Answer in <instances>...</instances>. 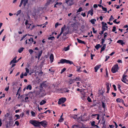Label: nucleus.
<instances>
[{
  "label": "nucleus",
  "mask_w": 128,
  "mask_h": 128,
  "mask_svg": "<svg viewBox=\"0 0 128 128\" xmlns=\"http://www.w3.org/2000/svg\"><path fill=\"white\" fill-rule=\"evenodd\" d=\"M58 64H63L64 63H66L67 64H73V62L72 61H70L69 60H67L65 59H61L60 60V62H58Z\"/></svg>",
  "instance_id": "f257e3e1"
},
{
  "label": "nucleus",
  "mask_w": 128,
  "mask_h": 128,
  "mask_svg": "<svg viewBox=\"0 0 128 128\" xmlns=\"http://www.w3.org/2000/svg\"><path fill=\"white\" fill-rule=\"evenodd\" d=\"M29 122L36 127H40V122L34 120H30Z\"/></svg>",
  "instance_id": "f03ea898"
},
{
  "label": "nucleus",
  "mask_w": 128,
  "mask_h": 128,
  "mask_svg": "<svg viewBox=\"0 0 128 128\" xmlns=\"http://www.w3.org/2000/svg\"><path fill=\"white\" fill-rule=\"evenodd\" d=\"M118 65L116 64L114 65L112 69V71L113 73H115L118 71Z\"/></svg>",
  "instance_id": "7ed1b4c3"
},
{
  "label": "nucleus",
  "mask_w": 128,
  "mask_h": 128,
  "mask_svg": "<svg viewBox=\"0 0 128 128\" xmlns=\"http://www.w3.org/2000/svg\"><path fill=\"white\" fill-rule=\"evenodd\" d=\"M66 99L64 98H60L58 100V104H62L65 102L66 101Z\"/></svg>",
  "instance_id": "20e7f679"
},
{
  "label": "nucleus",
  "mask_w": 128,
  "mask_h": 128,
  "mask_svg": "<svg viewBox=\"0 0 128 128\" xmlns=\"http://www.w3.org/2000/svg\"><path fill=\"white\" fill-rule=\"evenodd\" d=\"M41 124L44 127H46V122L45 121H43L40 122V124Z\"/></svg>",
  "instance_id": "39448f33"
},
{
  "label": "nucleus",
  "mask_w": 128,
  "mask_h": 128,
  "mask_svg": "<svg viewBox=\"0 0 128 128\" xmlns=\"http://www.w3.org/2000/svg\"><path fill=\"white\" fill-rule=\"evenodd\" d=\"M16 56L10 62V64H11L12 63H16L18 61H17V60H16Z\"/></svg>",
  "instance_id": "423d86ee"
},
{
  "label": "nucleus",
  "mask_w": 128,
  "mask_h": 128,
  "mask_svg": "<svg viewBox=\"0 0 128 128\" xmlns=\"http://www.w3.org/2000/svg\"><path fill=\"white\" fill-rule=\"evenodd\" d=\"M127 76L126 75L123 74L122 76V81L124 83H126V82L127 81L126 77Z\"/></svg>",
  "instance_id": "0eeeda50"
},
{
  "label": "nucleus",
  "mask_w": 128,
  "mask_h": 128,
  "mask_svg": "<svg viewBox=\"0 0 128 128\" xmlns=\"http://www.w3.org/2000/svg\"><path fill=\"white\" fill-rule=\"evenodd\" d=\"M28 0H21L22 1L23 4L25 8L26 5V4L28 3Z\"/></svg>",
  "instance_id": "6e6552de"
},
{
  "label": "nucleus",
  "mask_w": 128,
  "mask_h": 128,
  "mask_svg": "<svg viewBox=\"0 0 128 128\" xmlns=\"http://www.w3.org/2000/svg\"><path fill=\"white\" fill-rule=\"evenodd\" d=\"M28 21L27 20H26L25 24L26 25V28H30V26L31 25V24H28Z\"/></svg>",
  "instance_id": "1a4fd4ad"
},
{
  "label": "nucleus",
  "mask_w": 128,
  "mask_h": 128,
  "mask_svg": "<svg viewBox=\"0 0 128 128\" xmlns=\"http://www.w3.org/2000/svg\"><path fill=\"white\" fill-rule=\"evenodd\" d=\"M50 63L52 62L54 60V56L53 54H52L50 56Z\"/></svg>",
  "instance_id": "9d476101"
},
{
  "label": "nucleus",
  "mask_w": 128,
  "mask_h": 128,
  "mask_svg": "<svg viewBox=\"0 0 128 128\" xmlns=\"http://www.w3.org/2000/svg\"><path fill=\"white\" fill-rule=\"evenodd\" d=\"M101 65H98L96 66H95L94 68L95 69V72H97L98 70V69L100 67Z\"/></svg>",
  "instance_id": "9b49d317"
},
{
  "label": "nucleus",
  "mask_w": 128,
  "mask_h": 128,
  "mask_svg": "<svg viewBox=\"0 0 128 128\" xmlns=\"http://www.w3.org/2000/svg\"><path fill=\"white\" fill-rule=\"evenodd\" d=\"M72 0H66V2L68 5L70 6L72 4Z\"/></svg>",
  "instance_id": "f8f14e48"
},
{
  "label": "nucleus",
  "mask_w": 128,
  "mask_h": 128,
  "mask_svg": "<svg viewBox=\"0 0 128 128\" xmlns=\"http://www.w3.org/2000/svg\"><path fill=\"white\" fill-rule=\"evenodd\" d=\"M106 89L107 90L106 92L107 93H108L110 89L109 83H107L106 84Z\"/></svg>",
  "instance_id": "ddd939ff"
},
{
  "label": "nucleus",
  "mask_w": 128,
  "mask_h": 128,
  "mask_svg": "<svg viewBox=\"0 0 128 128\" xmlns=\"http://www.w3.org/2000/svg\"><path fill=\"white\" fill-rule=\"evenodd\" d=\"M42 52V50H41L39 52L38 55L37 56V58H38V60H39L40 58V56H41V55Z\"/></svg>",
  "instance_id": "4468645a"
},
{
  "label": "nucleus",
  "mask_w": 128,
  "mask_h": 128,
  "mask_svg": "<svg viewBox=\"0 0 128 128\" xmlns=\"http://www.w3.org/2000/svg\"><path fill=\"white\" fill-rule=\"evenodd\" d=\"M106 44H104L103 46L102 47L100 52L101 53L106 48Z\"/></svg>",
  "instance_id": "2eb2a0df"
},
{
  "label": "nucleus",
  "mask_w": 128,
  "mask_h": 128,
  "mask_svg": "<svg viewBox=\"0 0 128 128\" xmlns=\"http://www.w3.org/2000/svg\"><path fill=\"white\" fill-rule=\"evenodd\" d=\"M117 42L118 43L120 44L121 45H123L124 44V41L122 40H118Z\"/></svg>",
  "instance_id": "dca6fc26"
},
{
  "label": "nucleus",
  "mask_w": 128,
  "mask_h": 128,
  "mask_svg": "<svg viewBox=\"0 0 128 128\" xmlns=\"http://www.w3.org/2000/svg\"><path fill=\"white\" fill-rule=\"evenodd\" d=\"M77 40L78 42L79 43L84 44H86L85 42L82 41L78 38H77Z\"/></svg>",
  "instance_id": "f3484780"
},
{
  "label": "nucleus",
  "mask_w": 128,
  "mask_h": 128,
  "mask_svg": "<svg viewBox=\"0 0 128 128\" xmlns=\"http://www.w3.org/2000/svg\"><path fill=\"white\" fill-rule=\"evenodd\" d=\"M102 45H101L100 44H98L96 45L95 46V48L97 50H98L99 48L101 47Z\"/></svg>",
  "instance_id": "a211bd4d"
},
{
  "label": "nucleus",
  "mask_w": 128,
  "mask_h": 128,
  "mask_svg": "<svg viewBox=\"0 0 128 128\" xmlns=\"http://www.w3.org/2000/svg\"><path fill=\"white\" fill-rule=\"evenodd\" d=\"M46 84L45 83V82H43L40 84V86L41 88H42L43 87L46 86Z\"/></svg>",
  "instance_id": "6ab92c4d"
},
{
  "label": "nucleus",
  "mask_w": 128,
  "mask_h": 128,
  "mask_svg": "<svg viewBox=\"0 0 128 128\" xmlns=\"http://www.w3.org/2000/svg\"><path fill=\"white\" fill-rule=\"evenodd\" d=\"M74 80L72 79H70L68 82L70 84H71L74 82Z\"/></svg>",
  "instance_id": "aec40b11"
},
{
  "label": "nucleus",
  "mask_w": 128,
  "mask_h": 128,
  "mask_svg": "<svg viewBox=\"0 0 128 128\" xmlns=\"http://www.w3.org/2000/svg\"><path fill=\"white\" fill-rule=\"evenodd\" d=\"M93 10L92 9L90 10L88 12V14H90V15L91 16H92L93 14Z\"/></svg>",
  "instance_id": "412c9836"
},
{
  "label": "nucleus",
  "mask_w": 128,
  "mask_h": 128,
  "mask_svg": "<svg viewBox=\"0 0 128 128\" xmlns=\"http://www.w3.org/2000/svg\"><path fill=\"white\" fill-rule=\"evenodd\" d=\"M46 103V101L44 100H43L42 101L40 102V105H42L44 104H45Z\"/></svg>",
  "instance_id": "4be33fe9"
},
{
  "label": "nucleus",
  "mask_w": 128,
  "mask_h": 128,
  "mask_svg": "<svg viewBox=\"0 0 128 128\" xmlns=\"http://www.w3.org/2000/svg\"><path fill=\"white\" fill-rule=\"evenodd\" d=\"M32 86L30 84H29L26 87V89L28 90L29 89L30 90L32 89Z\"/></svg>",
  "instance_id": "5701e85b"
},
{
  "label": "nucleus",
  "mask_w": 128,
  "mask_h": 128,
  "mask_svg": "<svg viewBox=\"0 0 128 128\" xmlns=\"http://www.w3.org/2000/svg\"><path fill=\"white\" fill-rule=\"evenodd\" d=\"M96 21L95 19H92L90 20V22L92 24H95V22Z\"/></svg>",
  "instance_id": "b1692460"
},
{
  "label": "nucleus",
  "mask_w": 128,
  "mask_h": 128,
  "mask_svg": "<svg viewBox=\"0 0 128 128\" xmlns=\"http://www.w3.org/2000/svg\"><path fill=\"white\" fill-rule=\"evenodd\" d=\"M13 122L11 120L9 121L8 124L9 126H11L12 125Z\"/></svg>",
  "instance_id": "393cba45"
},
{
  "label": "nucleus",
  "mask_w": 128,
  "mask_h": 128,
  "mask_svg": "<svg viewBox=\"0 0 128 128\" xmlns=\"http://www.w3.org/2000/svg\"><path fill=\"white\" fill-rule=\"evenodd\" d=\"M77 69L76 70V71L78 72H82V70H80V69L81 68V67H79L78 68V66H77Z\"/></svg>",
  "instance_id": "a878e982"
},
{
  "label": "nucleus",
  "mask_w": 128,
  "mask_h": 128,
  "mask_svg": "<svg viewBox=\"0 0 128 128\" xmlns=\"http://www.w3.org/2000/svg\"><path fill=\"white\" fill-rule=\"evenodd\" d=\"M74 80L76 81H80L81 79L79 77H76Z\"/></svg>",
  "instance_id": "bb28decb"
},
{
  "label": "nucleus",
  "mask_w": 128,
  "mask_h": 128,
  "mask_svg": "<svg viewBox=\"0 0 128 128\" xmlns=\"http://www.w3.org/2000/svg\"><path fill=\"white\" fill-rule=\"evenodd\" d=\"M24 48H21L18 50V52L19 53H21L23 50Z\"/></svg>",
  "instance_id": "cd10ccee"
},
{
  "label": "nucleus",
  "mask_w": 128,
  "mask_h": 128,
  "mask_svg": "<svg viewBox=\"0 0 128 128\" xmlns=\"http://www.w3.org/2000/svg\"><path fill=\"white\" fill-rule=\"evenodd\" d=\"M102 26L105 27L107 25L106 23H105L104 22H102Z\"/></svg>",
  "instance_id": "c85d7f7f"
},
{
  "label": "nucleus",
  "mask_w": 128,
  "mask_h": 128,
  "mask_svg": "<svg viewBox=\"0 0 128 128\" xmlns=\"http://www.w3.org/2000/svg\"><path fill=\"white\" fill-rule=\"evenodd\" d=\"M66 26L65 25H64V26L61 28V32L62 33H63V32L64 30V29L65 28H66Z\"/></svg>",
  "instance_id": "c756f323"
},
{
  "label": "nucleus",
  "mask_w": 128,
  "mask_h": 128,
  "mask_svg": "<svg viewBox=\"0 0 128 128\" xmlns=\"http://www.w3.org/2000/svg\"><path fill=\"white\" fill-rule=\"evenodd\" d=\"M55 39V38L54 36H52L48 38V40H54Z\"/></svg>",
  "instance_id": "7c9ffc66"
},
{
  "label": "nucleus",
  "mask_w": 128,
  "mask_h": 128,
  "mask_svg": "<svg viewBox=\"0 0 128 128\" xmlns=\"http://www.w3.org/2000/svg\"><path fill=\"white\" fill-rule=\"evenodd\" d=\"M106 121H104L103 122H102V124L103 127L106 128V124L105 123Z\"/></svg>",
  "instance_id": "2f4dec72"
},
{
  "label": "nucleus",
  "mask_w": 128,
  "mask_h": 128,
  "mask_svg": "<svg viewBox=\"0 0 128 128\" xmlns=\"http://www.w3.org/2000/svg\"><path fill=\"white\" fill-rule=\"evenodd\" d=\"M82 8L80 7L78 10L77 11V13L79 12H80L81 11H82L83 10L82 9Z\"/></svg>",
  "instance_id": "473e14b6"
},
{
  "label": "nucleus",
  "mask_w": 128,
  "mask_h": 128,
  "mask_svg": "<svg viewBox=\"0 0 128 128\" xmlns=\"http://www.w3.org/2000/svg\"><path fill=\"white\" fill-rule=\"evenodd\" d=\"M102 9L106 13L107 12V8H104L103 6L102 7Z\"/></svg>",
  "instance_id": "72a5a7b5"
},
{
  "label": "nucleus",
  "mask_w": 128,
  "mask_h": 128,
  "mask_svg": "<svg viewBox=\"0 0 128 128\" xmlns=\"http://www.w3.org/2000/svg\"><path fill=\"white\" fill-rule=\"evenodd\" d=\"M70 49L69 46H68L66 48H64V50L66 51H67L68 50Z\"/></svg>",
  "instance_id": "f704fd0d"
},
{
  "label": "nucleus",
  "mask_w": 128,
  "mask_h": 128,
  "mask_svg": "<svg viewBox=\"0 0 128 128\" xmlns=\"http://www.w3.org/2000/svg\"><path fill=\"white\" fill-rule=\"evenodd\" d=\"M21 10H18L17 12V14H16L17 16H18L21 13Z\"/></svg>",
  "instance_id": "c9c22d12"
},
{
  "label": "nucleus",
  "mask_w": 128,
  "mask_h": 128,
  "mask_svg": "<svg viewBox=\"0 0 128 128\" xmlns=\"http://www.w3.org/2000/svg\"><path fill=\"white\" fill-rule=\"evenodd\" d=\"M29 52L30 54H32L33 52L34 51L32 49H30L29 50Z\"/></svg>",
  "instance_id": "e433bc0d"
},
{
  "label": "nucleus",
  "mask_w": 128,
  "mask_h": 128,
  "mask_svg": "<svg viewBox=\"0 0 128 128\" xmlns=\"http://www.w3.org/2000/svg\"><path fill=\"white\" fill-rule=\"evenodd\" d=\"M102 106L104 108H105V105L104 103L103 102H102Z\"/></svg>",
  "instance_id": "4c0bfd02"
},
{
  "label": "nucleus",
  "mask_w": 128,
  "mask_h": 128,
  "mask_svg": "<svg viewBox=\"0 0 128 128\" xmlns=\"http://www.w3.org/2000/svg\"><path fill=\"white\" fill-rule=\"evenodd\" d=\"M27 34H26L25 35L23 36L21 38V39L20 40V41H21L24 38L27 36Z\"/></svg>",
  "instance_id": "58836bf2"
},
{
  "label": "nucleus",
  "mask_w": 128,
  "mask_h": 128,
  "mask_svg": "<svg viewBox=\"0 0 128 128\" xmlns=\"http://www.w3.org/2000/svg\"><path fill=\"white\" fill-rule=\"evenodd\" d=\"M31 113L32 114V115L33 116H35V113L33 111H32L31 112Z\"/></svg>",
  "instance_id": "ea45409f"
},
{
  "label": "nucleus",
  "mask_w": 128,
  "mask_h": 128,
  "mask_svg": "<svg viewBox=\"0 0 128 128\" xmlns=\"http://www.w3.org/2000/svg\"><path fill=\"white\" fill-rule=\"evenodd\" d=\"M114 18H113V16H112V15L111 16L110 18L109 19V21H112V20H114Z\"/></svg>",
  "instance_id": "a19ab883"
},
{
  "label": "nucleus",
  "mask_w": 128,
  "mask_h": 128,
  "mask_svg": "<svg viewBox=\"0 0 128 128\" xmlns=\"http://www.w3.org/2000/svg\"><path fill=\"white\" fill-rule=\"evenodd\" d=\"M62 3L61 2H57L56 3V4H57V5H58V6H60L61 4H62Z\"/></svg>",
  "instance_id": "79ce46f5"
},
{
  "label": "nucleus",
  "mask_w": 128,
  "mask_h": 128,
  "mask_svg": "<svg viewBox=\"0 0 128 128\" xmlns=\"http://www.w3.org/2000/svg\"><path fill=\"white\" fill-rule=\"evenodd\" d=\"M66 70V68H64L60 72L61 74H62L63 72L64 71H65Z\"/></svg>",
  "instance_id": "37998d69"
},
{
  "label": "nucleus",
  "mask_w": 128,
  "mask_h": 128,
  "mask_svg": "<svg viewBox=\"0 0 128 128\" xmlns=\"http://www.w3.org/2000/svg\"><path fill=\"white\" fill-rule=\"evenodd\" d=\"M47 112H48L49 113H50V110H46V111L45 112H44L43 113H41V114H43V113H45V114H46L47 113Z\"/></svg>",
  "instance_id": "c03bdc74"
},
{
  "label": "nucleus",
  "mask_w": 128,
  "mask_h": 128,
  "mask_svg": "<svg viewBox=\"0 0 128 128\" xmlns=\"http://www.w3.org/2000/svg\"><path fill=\"white\" fill-rule=\"evenodd\" d=\"M15 116L16 117V120L19 119L20 118L18 114H16L15 115Z\"/></svg>",
  "instance_id": "a18cd8bd"
},
{
  "label": "nucleus",
  "mask_w": 128,
  "mask_h": 128,
  "mask_svg": "<svg viewBox=\"0 0 128 128\" xmlns=\"http://www.w3.org/2000/svg\"><path fill=\"white\" fill-rule=\"evenodd\" d=\"M122 99L118 98L116 99V101L117 102H120Z\"/></svg>",
  "instance_id": "49530a36"
},
{
  "label": "nucleus",
  "mask_w": 128,
  "mask_h": 128,
  "mask_svg": "<svg viewBox=\"0 0 128 128\" xmlns=\"http://www.w3.org/2000/svg\"><path fill=\"white\" fill-rule=\"evenodd\" d=\"M64 120V119L62 118H60V119L58 120V121L60 122H62Z\"/></svg>",
  "instance_id": "de8ad7c7"
},
{
  "label": "nucleus",
  "mask_w": 128,
  "mask_h": 128,
  "mask_svg": "<svg viewBox=\"0 0 128 128\" xmlns=\"http://www.w3.org/2000/svg\"><path fill=\"white\" fill-rule=\"evenodd\" d=\"M26 72L27 73H28L29 72V70L28 68H25Z\"/></svg>",
  "instance_id": "09e8293b"
},
{
  "label": "nucleus",
  "mask_w": 128,
  "mask_h": 128,
  "mask_svg": "<svg viewBox=\"0 0 128 128\" xmlns=\"http://www.w3.org/2000/svg\"><path fill=\"white\" fill-rule=\"evenodd\" d=\"M92 29L93 30V32L94 34H96V33L97 32V30H95L94 28V27H93L92 28Z\"/></svg>",
  "instance_id": "8fccbe9b"
},
{
  "label": "nucleus",
  "mask_w": 128,
  "mask_h": 128,
  "mask_svg": "<svg viewBox=\"0 0 128 128\" xmlns=\"http://www.w3.org/2000/svg\"><path fill=\"white\" fill-rule=\"evenodd\" d=\"M87 100L89 102H92L91 98L89 96L88 97Z\"/></svg>",
  "instance_id": "3c124183"
},
{
  "label": "nucleus",
  "mask_w": 128,
  "mask_h": 128,
  "mask_svg": "<svg viewBox=\"0 0 128 128\" xmlns=\"http://www.w3.org/2000/svg\"><path fill=\"white\" fill-rule=\"evenodd\" d=\"M86 97L84 95H83L82 96V98L83 100H84L86 99Z\"/></svg>",
  "instance_id": "603ef678"
},
{
  "label": "nucleus",
  "mask_w": 128,
  "mask_h": 128,
  "mask_svg": "<svg viewBox=\"0 0 128 128\" xmlns=\"http://www.w3.org/2000/svg\"><path fill=\"white\" fill-rule=\"evenodd\" d=\"M116 28L115 26H114L113 27V29L112 30V31L113 32H114L116 30Z\"/></svg>",
  "instance_id": "864d4df0"
},
{
  "label": "nucleus",
  "mask_w": 128,
  "mask_h": 128,
  "mask_svg": "<svg viewBox=\"0 0 128 128\" xmlns=\"http://www.w3.org/2000/svg\"><path fill=\"white\" fill-rule=\"evenodd\" d=\"M15 124L17 126H18L19 125V122L18 121H16L15 122Z\"/></svg>",
  "instance_id": "5fc2aeb1"
},
{
  "label": "nucleus",
  "mask_w": 128,
  "mask_h": 128,
  "mask_svg": "<svg viewBox=\"0 0 128 128\" xmlns=\"http://www.w3.org/2000/svg\"><path fill=\"white\" fill-rule=\"evenodd\" d=\"M95 122L94 121H92L91 123V125L92 126H94V125L95 124Z\"/></svg>",
  "instance_id": "6e6d98bb"
},
{
  "label": "nucleus",
  "mask_w": 128,
  "mask_h": 128,
  "mask_svg": "<svg viewBox=\"0 0 128 128\" xmlns=\"http://www.w3.org/2000/svg\"><path fill=\"white\" fill-rule=\"evenodd\" d=\"M104 39L105 38H102V41L101 42V43L102 44H103L104 43V41H105V40H104Z\"/></svg>",
  "instance_id": "4d7b16f0"
},
{
  "label": "nucleus",
  "mask_w": 128,
  "mask_h": 128,
  "mask_svg": "<svg viewBox=\"0 0 128 128\" xmlns=\"http://www.w3.org/2000/svg\"><path fill=\"white\" fill-rule=\"evenodd\" d=\"M102 30L104 31L105 30H107V28H105V27H103V26H102Z\"/></svg>",
  "instance_id": "13d9d810"
},
{
  "label": "nucleus",
  "mask_w": 128,
  "mask_h": 128,
  "mask_svg": "<svg viewBox=\"0 0 128 128\" xmlns=\"http://www.w3.org/2000/svg\"><path fill=\"white\" fill-rule=\"evenodd\" d=\"M106 59L105 60V62H106L108 60V59L110 58V56H106Z\"/></svg>",
  "instance_id": "bf43d9fd"
},
{
  "label": "nucleus",
  "mask_w": 128,
  "mask_h": 128,
  "mask_svg": "<svg viewBox=\"0 0 128 128\" xmlns=\"http://www.w3.org/2000/svg\"><path fill=\"white\" fill-rule=\"evenodd\" d=\"M108 34V33L106 32H105L104 34V38H106V37L107 36V35Z\"/></svg>",
  "instance_id": "052dcab7"
},
{
  "label": "nucleus",
  "mask_w": 128,
  "mask_h": 128,
  "mask_svg": "<svg viewBox=\"0 0 128 128\" xmlns=\"http://www.w3.org/2000/svg\"><path fill=\"white\" fill-rule=\"evenodd\" d=\"M68 34V32H64V33L63 34V35L64 36H66L67 34Z\"/></svg>",
  "instance_id": "680f3d73"
},
{
  "label": "nucleus",
  "mask_w": 128,
  "mask_h": 128,
  "mask_svg": "<svg viewBox=\"0 0 128 128\" xmlns=\"http://www.w3.org/2000/svg\"><path fill=\"white\" fill-rule=\"evenodd\" d=\"M81 15H82L83 17H85L86 16L85 12H82L81 14Z\"/></svg>",
  "instance_id": "e2e57ef3"
},
{
  "label": "nucleus",
  "mask_w": 128,
  "mask_h": 128,
  "mask_svg": "<svg viewBox=\"0 0 128 128\" xmlns=\"http://www.w3.org/2000/svg\"><path fill=\"white\" fill-rule=\"evenodd\" d=\"M21 88V87H20L19 89H18L17 92L16 93V95H17L18 94V92L20 90Z\"/></svg>",
  "instance_id": "0e129e2a"
},
{
  "label": "nucleus",
  "mask_w": 128,
  "mask_h": 128,
  "mask_svg": "<svg viewBox=\"0 0 128 128\" xmlns=\"http://www.w3.org/2000/svg\"><path fill=\"white\" fill-rule=\"evenodd\" d=\"M113 86L114 88V90L116 91V86H115V85L114 84H113Z\"/></svg>",
  "instance_id": "69168bd1"
},
{
  "label": "nucleus",
  "mask_w": 128,
  "mask_h": 128,
  "mask_svg": "<svg viewBox=\"0 0 128 128\" xmlns=\"http://www.w3.org/2000/svg\"><path fill=\"white\" fill-rule=\"evenodd\" d=\"M77 115L74 114V116H73V118L74 119H76L77 118Z\"/></svg>",
  "instance_id": "338daca9"
},
{
  "label": "nucleus",
  "mask_w": 128,
  "mask_h": 128,
  "mask_svg": "<svg viewBox=\"0 0 128 128\" xmlns=\"http://www.w3.org/2000/svg\"><path fill=\"white\" fill-rule=\"evenodd\" d=\"M9 88V86H8L7 87H6L5 89V90L6 91H8Z\"/></svg>",
  "instance_id": "774afa93"
}]
</instances>
